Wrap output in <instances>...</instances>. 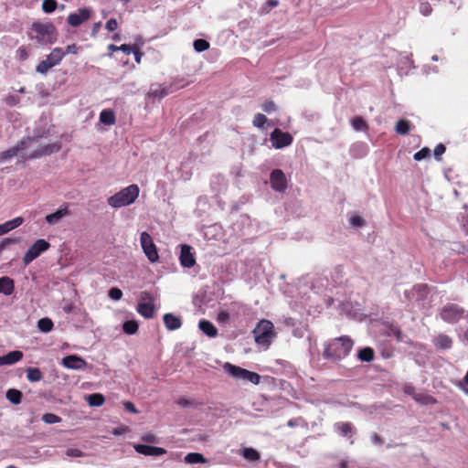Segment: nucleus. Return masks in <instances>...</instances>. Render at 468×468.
I'll return each instance as SVG.
<instances>
[{
	"label": "nucleus",
	"instance_id": "nucleus-57",
	"mask_svg": "<svg viewBox=\"0 0 468 468\" xmlns=\"http://www.w3.org/2000/svg\"><path fill=\"white\" fill-rule=\"evenodd\" d=\"M123 406H124V409L129 411V412H132V413H138V410H136L134 404L131 401H124L123 402Z\"/></svg>",
	"mask_w": 468,
	"mask_h": 468
},
{
	"label": "nucleus",
	"instance_id": "nucleus-10",
	"mask_svg": "<svg viewBox=\"0 0 468 468\" xmlns=\"http://www.w3.org/2000/svg\"><path fill=\"white\" fill-rule=\"evenodd\" d=\"M50 244L43 239H39L37 241H35L24 254V264L28 265L30 262L36 260L42 252L48 250Z\"/></svg>",
	"mask_w": 468,
	"mask_h": 468
},
{
	"label": "nucleus",
	"instance_id": "nucleus-34",
	"mask_svg": "<svg viewBox=\"0 0 468 468\" xmlns=\"http://www.w3.org/2000/svg\"><path fill=\"white\" fill-rule=\"evenodd\" d=\"M54 324L51 319L45 317L41 318L37 322L38 329L43 333H48L53 329Z\"/></svg>",
	"mask_w": 468,
	"mask_h": 468
},
{
	"label": "nucleus",
	"instance_id": "nucleus-14",
	"mask_svg": "<svg viewBox=\"0 0 468 468\" xmlns=\"http://www.w3.org/2000/svg\"><path fill=\"white\" fill-rule=\"evenodd\" d=\"M91 12L88 8H80L77 13H71L67 18V22L73 27L80 26L90 18Z\"/></svg>",
	"mask_w": 468,
	"mask_h": 468
},
{
	"label": "nucleus",
	"instance_id": "nucleus-33",
	"mask_svg": "<svg viewBox=\"0 0 468 468\" xmlns=\"http://www.w3.org/2000/svg\"><path fill=\"white\" fill-rule=\"evenodd\" d=\"M411 124L407 120H399L395 126V131L397 133L405 135L410 131Z\"/></svg>",
	"mask_w": 468,
	"mask_h": 468
},
{
	"label": "nucleus",
	"instance_id": "nucleus-17",
	"mask_svg": "<svg viewBox=\"0 0 468 468\" xmlns=\"http://www.w3.org/2000/svg\"><path fill=\"white\" fill-rule=\"evenodd\" d=\"M179 261L180 264L184 268H191L196 264V259L194 253L192 252L191 246L186 244L181 246Z\"/></svg>",
	"mask_w": 468,
	"mask_h": 468
},
{
	"label": "nucleus",
	"instance_id": "nucleus-28",
	"mask_svg": "<svg viewBox=\"0 0 468 468\" xmlns=\"http://www.w3.org/2000/svg\"><path fill=\"white\" fill-rule=\"evenodd\" d=\"M115 114L112 110H103L100 113V122L105 125H112L115 123Z\"/></svg>",
	"mask_w": 468,
	"mask_h": 468
},
{
	"label": "nucleus",
	"instance_id": "nucleus-60",
	"mask_svg": "<svg viewBox=\"0 0 468 468\" xmlns=\"http://www.w3.org/2000/svg\"><path fill=\"white\" fill-rule=\"evenodd\" d=\"M372 441L376 444L381 445L383 443V439L378 434L374 433L371 436Z\"/></svg>",
	"mask_w": 468,
	"mask_h": 468
},
{
	"label": "nucleus",
	"instance_id": "nucleus-7",
	"mask_svg": "<svg viewBox=\"0 0 468 468\" xmlns=\"http://www.w3.org/2000/svg\"><path fill=\"white\" fill-rule=\"evenodd\" d=\"M136 311L146 319H151L154 316V297L152 292L147 291L141 292L140 302L136 306Z\"/></svg>",
	"mask_w": 468,
	"mask_h": 468
},
{
	"label": "nucleus",
	"instance_id": "nucleus-45",
	"mask_svg": "<svg viewBox=\"0 0 468 468\" xmlns=\"http://www.w3.org/2000/svg\"><path fill=\"white\" fill-rule=\"evenodd\" d=\"M266 122H267V118L264 114L257 113L253 118L252 123L254 126H256L258 128H262L264 126V124L266 123Z\"/></svg>",
	"mask_w": 468,
	"mask_h": 468
},
{
	"label": "nucleus",
	"instance_id": "nucleus-30",
	"mask_svg": "<svg viewBox=\"0 0 468 468\" xmlns=\"http://www.w3.org/2000/svg\"><path fill=\"white\" fill-rule=\"evenodd\" d=\"M358 358L364 362H371L374 359L375 352L371 347H364L358 351Z\"/></svg>",
	"mask_w": 468,
	"mask_h": 468
},
{
	"label": "nucleus",
	"instance_id": "nucleus-52",
	"mask_svg": "<svg viewBox=\"0 0 468 468\" xmlns=\"http://www.w3.org/2000/svg\"><path fill=\"white\" fill-rule=\"evenodd\" d=\"M134 56L135 61L139 64L141 63L143 58V52H141L140 46L138 44H134V48L132 52Z\"/></svg>",
	"mask_w": 468,
	"mask_h": 468
},
{
	"label": "nucleus",
	"instance_id": "nucleus-43",
	"mask_svg": "<svg viewBox=\"0 0 468 468\" xmlns=\"http://www.w3.org/2000/svg\"><path fill=\"white\" fill-rule=\"evenodd\" d=\"M168 94V90L165 87H158L157 89H151L150 96L154 98H164Z\"/></svg>",
	"mask_w": 468,
	"mask_h": 468
},
{
	"label": "nucleus",
	"instance_id": "nucleus-41",
	"mask_svg": "<svg viewBox=\"0 0 468 468\" xmlns=\"http://www.w3.org/2000/svg\"><path fill=\"white\" fill-rule=\"evenodd\" d=\"M419 11L421 15L428 16L432 13V7L428 1H420Z\"/></svg>",
	"mask_w": 468,
	"mask_h": 468
},
{
	"label": "nucleus",
	"instance_id": "nucleus-22",
	"mask_svg": "<svg viewBox=\"0 0 468 468\" xmlns=\"http://www.w3.org/2000/svg\"><path fill=\"white\" fill-rule=\"evenodd\" d=\"M163 320L166 329L170 331L176 330L182 325L181 318L170 313L165 314L163 317Z\"/></svg>",
	"mask_w": 468,
	"mask_h": 468
},
{
	"label": "nucleus",
	"instance_id": "nucleus-44",
	"mask_svg": "<svg viewBox=\"0 0 468 468\" xmlns=\"http://www.w3.org/2000/svg\"><path fill=\"white\" fill-rule=\"evenodd\" d=\"M53 66L45 58L37 66V71L41 74H46Z\"/></svg>",
	"mask_w": 468,
	"mask_h": 468
},
{
	"label": "nucleus",
	"instance_id": "nucleus-50",
	"mask_svg": "<svg viewBox=\"0 0 468 468\" xmlns=\"http://www.w3.org/2000/svg\"><path fill=\"white\" fill-rule=\"evenodd\" d=\"M261 108L264 112H271L276 111V104L272 101H266Z\"/></svg>",
	"mask_w": 468,
	"mask_h": 468
},
{
	"label": "nucleus",
	"instance_id": "nucleus-54",
	"mask_svg": "<svg viewBox=\"0 0 468 468\" xmlns=\"http://www.w3.org/2000/svg\"><path fill=\"white\" fill-rule=\"evenodd\" d=\"M17 54L20 60H26L29 57V51L25 47H20L17 49Z\"/></svg>",
	"mask_w": 468,
	"mask_h": 468
},
{
	"label": "nucleus",
	"instance_id": "nucleus-4",
	"mask_svg": "<svg viewBox=\"0 0 468 468\" xmlns=\"http://www.w3.org/2000/svg\"><path fill=\"white\" fill-rule=\"evenodd\" d=\"M252 334L254 335L255 342L259 346L265 347H269L272 339L276 337L273 324L270 320L266 319H262L257 324Z\"/></svg>",
	"mask_w": 468,
	"mask_h": 468
},
{
	"label": "nucleus",
	"instance_id": "nucleus-12",
	"mask_svg": "<svg viewBox=\"0 0 468 468\" xmlns=\"http://www.w3.org/2000/svg\"><path fill=\"white\" fill-rule=\"evenodd\" d=\"M270 183L271 188L280 193H283L288 187V181L282 169H274L270 175Z\"/></svg>",
	"mask_w": 468,
	"mask_h": 468
},
{
	"label": "nucleus",
	"instance_id": "nucleus-40",
	"mask_svg": "<svg viewBox=\"0 0 468 468\" xmlns=\"http://www.w3.org/2000/svg\"><path fill=\"white\" fill-rule=\"evenodd\" d=\"M193 45H194L195 50L197 52H202V51L207 50L210 46L207 40L202 39V38L196 39L194 41Z\"/></svg>",
	"mask_w": 468,
	"mask_h": 468
},
{
	"label": "nucleus",
	"instance_id": "nucleus-13",
	"mask_svg": "<svg viewBox=\"0 0 468 468\" xmlns=\"http://www.w3.org/2000/svg\"><path fill=\"white\" fill-rule=\"evenodd\" d=\"M31 141L37 142V137L34 136V137H27V139H22V140L18 141L15 146L0 153V162H4V161L10 159V158L14 157L15 155H16L20 151L26 149V147L27 146V144Z\"/></svg>",
	"mask_w": 468,
	"mask_h": 468
},
{
	"label": "nucleus",
	"instance_id": "nucleus-58",
	"mask_svg": "<svg viewBox=\"0 0 468 468\" xmlns=\"http://www.w3.org/2000/svg\"><path fill=\"white\" fill-rule=\"evenodd\" d=\"M133 48H134V45L122 44L119 47V49L127 55L131 54L133 52Z\"/></svg>",
	"mask_w": 468,
	"mask_h": 468
},
{
	"label": "nucleus",
	"instance_id": "nucleus-32",
	"mask_svg": "<svg viewBox=\"0 0 468 468\" xmlns=\"http://www.w3.org/2000/svg\"><path fill=\"white\" fill-rule=\"evenodd\" d=\"M27 378L30 382H37L43 378V374L37 367H28L27 369Z\"/></svg>",
	"mask_w": 468,
	"mask_h": 468
},
{
	"label": "nucleus",
	"instance_id": "nucleus-39",
	"mask_svg": "<svg viewBox=\"0 0 468 468\" xmlns=\"http://www.w3.org/2000/svg\"><path fill=\"white\" fill-rule=\"evenodd\" d=\"M243 457L250 461H258L260 460V453L253 448H245Z\"/></svg>",
	"mask_w": 468,
	"mask_h": 468
},
{
	"label": "nucleus",
	"instance_id": "nucleus-61",
	"mask_svg": "<svg viewBox=\"0 0 468 468\" xmlns=\"http://www.w3.org/2000/svg\"><path fill=\"white\" fill-rule=\"evenodd\" d=\"M176 403L182 407H186L192 404V402L189 399L185 398H180Z\"/></svg>",
	"mask_w": 468,
	"mask_h": 468
},
{
	"label": "nucleus",
	"instance_id": "nucleus-21",
	"mask_svg": "<svg viewBox=\"0 0 468 468\" xmlns=\"http://www.w3.org/2000/svg\"><path fill=\"white\" fill-rule=\"evenodd\" d=\"M434 346L439 350H447L451 349L452 346V338L444 334H440L433 339Z\"/></svg>",
	"mask_w": 468,
	"mask_h": 468
},
{
	"label": "nucleus",
	"instance_id": "nucleus-63",
	"mask_svg": "<svg viewBox=\"0 0 468 468\" xmlns=\"http://www.w3.org/2000/svg\"><path fill=\"white\" fill-rule=\"evenodd\" d=\"M393 333L399 341L402 340V332L400 329L396 328L395 330H393Z\"/></svg>",
	"mask_w": 468,
	"mask_h": 468
},
{
	"label": "nucleus",
	"instance_id": "nucleus-27",
	"mask_svg": "<svg viewBox=\"0 0 468 468\" xmlns=\"http://www.w3.org/2000/svg\"><path fill=\"white\" fill-rule=\"evenodd\" d=\"M6 399L9 400L10 403L14 405H18L22 401L23 394L20 390L16 388H9L6 391Z\"/></svg>",
	"mask_w": 468,
	"mask_h": 468
},
{
	"label": "nucleus",
	"instance_id": "nucleus-24",
	"mask_svg": "<svg viewBox=\"0 0 468 468\" xmlns=\"http://www.w3.org/2000/svg\"><path fill=\"white\" fill-rule=\"evenodd\" d=\"M23 221H24L23 218L17 217V218H13L12 220L5 222L4 224H1L0 225V236L19 227L20 225H22Z\"/></svg>",
	"mask_w": 468,
	"mask_h": 468
},
{
	"label": "nucleus",
	"instance_id": "nucleus-46",
	"mask_svg": "<svg viewBox=\"0 0 468 468\" xmlns=\"http://www.w3.org/2000/svg\"><path fill=\"white\" fill-rule=\"evenodd\" d=\"M65 453L68 457H72V458H79V457L86 456V453L78 448H68L66 450Z\"/></svg>",
	"mask_w": 468,
	"mask_h": 468
},
{
	"label": "nucleus",
	"instance_id": "nucleus-1",
	"mask_svg": "<svg viewBox=\"0 0 468 468\" xmlns=\"http://www.w3.org/2000/svg\"><path fill=\"white\" fill-rule=\"evenodd\" d=\"M354 346V341L347 335L333 338L324 345L323 356L333 362L346 357Z\"/></svg>",
	"mask_w": 468,
	"mask_h": 468
},
{
	"label": "nucleus",
	"instance_id": "nucleus-47",
	"mask_svg": "<svg viewBox=\"0 0 468 468\" xmlns=\"http://www.w3.org/2000/svg\"><path fill=\"white\" fill-rule=\"evenodd\" d=\"M430 154H431V150L427 147H424L414 154V159L416 161H420V160L430 156Z\"/></svg>",
	"mask_w": 468,
	"mask_h": 468
},
{
	"label": "nucleus",
	"instance_id": "nucleus-2",
	"mask_svg": "<svg viewBox=\"0 0 468 468\" xmlns=\"http://www.w3.org/2000/svg\"><path fill=\"white\" fill-rule=\"evenodd\" d=\"M58 31L52 23L35 22L32 24L29 37L39 45H51L56 42Z\"/></svg>",
	"mask_w": 468,
	"mask_h": 468
},
{
	"label": "nucleus",
	"instance_id": "nucleus-23",
	"mask_svg": "<svg viewBox=\"0 0 468 468\" xmlns=\"http://www.w3.org/2000/svg\"><path fill=\"white\" fill-rule=\"evenodd\" d=\"M15 291L14 280L8 276L0 278V293L5 295H11Z\"/></svg>",
	"mask_w": 468,
	"mask_h": 468
},
{
	"label": "nucleus",
	"instance_id": "nucleus-19",
	"mask_svg": "<svg viewBox=\"0 0 468 468\" xmlns=\"http://www.w3.org/2000/svg\"><path fill=\"white\" fill-rule=\"evenodd\" d=\"M335 431L343 437H352L353 433H356V428L353 423L346 422H336L334 425Z\"/></svg>",
	"mask_w": 468,
	"mask_h": 468
},
{
	"label": "nucleus",
	"instance_id": "nucleus-3",
	"mask_svg": "<svg viewBox=\"0 0 468 468\" xmlns=\"http://www.w3.org/2000/svg\"><path fill=\"white\" fill-rule=\"evenodd\" d=\"M140 189L137 185H130L108 198L112 207L118 208L133 204L139 197Z\"/></svg>",
	"mask_w": 468,
	"mask_h": 468
},
{
	"label": "nucleus",
	"instance_id": "nucleus-51",
	"mask_svg": "<svg viewBox=\"0 0 468 468\" xmlns=\"http://www.w3.org/2000/svg\"><path fill=\"white\" fill-rule=\"evenodd\" d=\"M350 223L354 227H363L366 224V221L359 216H353L350 218Z\"/></svg>",
	"mask_w": 468,
	"mask_h": 468
},
{
	"label": "nucleus",
	"instance_id": "nucleus-56",
	"mask_svg": "<svg viewBox=\"0 0 468 468\" xmlns=\"http://www.w3.org/2000/svg\"><path fill=\"white\" fill-rule=\"evenodd\" d=\"M80 49V48L79 46H77L76 44H71L66 48V50L64 52H65V55L66 54H77Z\"/></svg>",
	"mask_w": 468,
	"mask_h": 468
},
{
	"label": "nucleus",
	"instance_id": "nucleus-20",
	"mask_svg": "<svg viewBox=\"0 0 468 468\" xmlns=\"http://www.w3.org/2000/svg\"><path fill=\"white\" fill-rule=\"evenodd\" d=\"M70 215V211L68 209V206L65 205L64 207H60L56 212L48 214L46 216L45 219L47 223L49 225L57 224L62 218Z\"/></svg>",
	"mask_w": 468,
	"mask_h": 468
},
{
	"label": "nucleus",
	"instance_id": "nucleus-53",
	"mask_svg": "<svg viewBox=\"0 0 468 468\" xmlns=\"http://www.w3.org/2000/svg\"><path fill=\"white\" fill-rule=\"evenodd\" d=\"M117 27L118 22L115 18H110L105 25V28L110 32L116 30Z\"/></svg>",
	"mask_w": 468,
	"mask_h": 468
},
{
	"label": "nucleus",
	"instance_id": "nucleus-9",
	"mask_svg": "<svg viewBox=\"0 0 468 468\" xmlns=\"http://www.w3.org/2000/svg\"><path fill=\"white\" fill-rule=\"evenodd\" d=\"M464 313V309L459 305L449 303L441 308L440 315L444 322L449 324H455L460 321Z\"/></svg>",
	"mask_w": 468,
	"mask_h": 468
},
{
	"label": "nucleus",
	"instance_id": "nucleus-38",
	"mask_svg": "<svg viewBox=\"0 0 468 468\" xmlns=\"http://www.w3.org/2000/svg\"><path fill=\"white\" fill-rule=\"evenodd\" d=\"M58 7V2L56 0H44L42 3V10L44 13L50 14L54 12Z\"/></svg>",
	"mask_w": 468,
	"mask_h": 468
},
{
	"label": "nucleus",
	"instance_id": "nucleus-35",
	"mask_svg": "<svg viewBox=\"0 0 468 468\" xmlns=\"http://www.w3.org/2000/svg\"><path fill=\"white\" fill-rule=\"evenodd\" d=\"M5 356L6 357L7 365L16 364L18 361H20L24 356L23 352L19 350L11 351Z\"/></svg>",
	"mask_w": 468,
	"mask_h": 468
},
{
	"label": "nucleus",
	"instance_id": "nucleus-31",
	"mask_svg": "<svg viewBox=\"0 0 468 468\" xmlns=\"http://www.w3.org/2000/svg\"><path fill=\"white\" fill-rule=\"evenodd\" d=\"M87 401L91 407H101L105 402V398L101 393H93L88 396Z\"/></svg>",
	"mask_w": 468,
	"mask_h": 468
},
{
	"label": "nucleus",
	"instance_id": "nucleus-48",
	"mask_svg": "<svg viewBox=\"0 0 468 468\" xmlns=\"http://www.w3.org/2000/svg\"><path fill=\"white\" fill-rule=\"evenodd\" d=\"M109 297L112 300L118 301L122 297V292L117 287H112L109 291Z\"/></svg>",
	"mask_w": 468,
	"mask_h": 468
},
{
	"label": "nucleus",
	"instance_id": "nucleus-36",
	"mask_svg": "<svg viewBox=\"0 0 468 468\" xmlns=\"http://www.w3.org/2000/svg\"><path fill=\"white\" fill-rule=\"evenodd\" d=\"M139 325L135 320H129L123 323L122 330L127 335H133L138 331Z\"/></svg>",
	"mask_w": 468,
	"mask_h": 468
},
{
	"label": "nucleus",
	"instance_id": "nucleus-6",
	"mask_svg": "<svg viewBox=\"0 0 468 468\" xmlns=\"http://www.w3.org/2000/svg\"><path fill=\"white\" fill-rule=\"evenodd\" d=\"M430 293V290L427 284H416L410 289L404 292L406 300L410 303H414L420 307H423L426 303Z\"/></svg>",
	"mask_w": 468,
	"mask_h": 468
},
{
	"label": "nucleus",
	"instance_id": "nucleus-15",
	"mask_svg": "<svg viewBox=\"0 0 468 468\" xmlns=\"http://www.w3.org/2000/svg\"><path fill=\"white\" fill-rule=\"evenodd\" d=\"M61 149L59 142L40 145L36 151L31 153L28 159H36L44 155H50L51 154L58 153Z\"/></svg>",
	"mask_w": 468,
	"mask_h": 468
},
{
	"label": "nucleus",
	"instance_id": "nucleus-42",
	"mask_svg": "<svg viewBox=\"0 0 468 468\" xmlns=\"http://www.w3.org/2000/svg\"><path fill=\"white\" fill-rule=\"evenodd\" d=\"M42 420L47 424H54L61 421V418L54 413H46L42 416Z\"/></svg>",
	"mask_w": 468,
	"mask_h": 468
},
{
	"label": "nucleus",
	"instance_id": "nucleus-29",
	"mask_svg": "<svg viewBox=\"0 0 468 468\" xmlns=\"http://www.w3.org/2000/svg\"><path fill=\"white\" fill-rule=\"evenodd\" d=\"M185 462L189 464L206 463L207 459L199 452H189L185 456Z\"/></svg>",
	"mask_w": 468,
	"mask_h": 468
},
{
	"label": "nucleus",
	"instance_id": "nucleus-37",
	"mask_svg": "<svg viewBox=\"0 0 468 468\" xmlns=\"http://www.w3.org/2000/svg\"><path fill=\"white\" fill-rule=\"evenodd\" d=\"M351 124H352V127L356 130V131H367L368 129V125L367 123L366 122V121L360 117V116H356L355 118H353L351 120Z\"/></svg>",
	"mask_w": 468,
	"mask_h": 468
},
{
	"label": "nucleus",
	"instance_id": "nucleus-11",
	"mask_svg": "<svg viewBox=\"0 0 468 468\" xmlns=\"http://www.w3.org/2000/svg\"><path fill=\"white\" fill-rule=\"evenodd\" d=\"M270 140L274 148L281 149L291 145L293 141V137L290 133L275 128L271 133Z\"/></svg>",
	"mask_w": 468,
	"mask_h": 468
},
{
	"label": "nucleus",
	"instance_id": "nucleus-55",
	"mask_svg": "<svg viewBox=\"0 0 468 468\" xmlns=\"http://www.w3.org/2000/svg\"><path fill=\"white\" fill-rule=\"evenodd\" d=\"M446 151V147L442 144H439L434 149V156L437 159H440L441 155H442Z\"/></svg>",
	"mask_w": 468,
	"mask_h": 468
},
{
	"label": "nucleus",
	"instance_id": "nucleus-8",
	"mask_svg": "<svg viewBox=\"0 0 468 468\" xmlns=\"http://www.w3.org/2000/svg\"><path fill=\"white\" fill-rule=\"evenodd\" d=\"M140 242H141V246L144 250V253L147 257L148 261L152 263L158 261L159 254L157 251V248H156L155 244L154 243V240H153L151 235L148 232L144 231L141 233Z\"/></svg>",
	"mask_w": 468,
	"mask_h": 468
},
{
	"label": "nucleus",
	"instance_id": "nucleus-5",
	"mask_svg": "<svg viewBox=\"0 0 468 468\" xmlns=\"http://www.w3.org/2000/svg\"><path fill=\"white\" fill-rule=\"evenodd\" d=\"M224 369L229 375L236 379H243L254 385H259L261 382V377L258 373L232 365L231 363H226L224 365Z\"/></svg>",
	"mask_w": 468,
	"mask_h": 468
},
{
	"label": "nucleus",
	"instance_id": "nucleus-59",
	"mask_svg": "<svg viewBox=\"0 0 468 468\" xmlns=\"http://www.w3.org/2000/svg\"><path fill=\"white\" fill-rule=\"evenodd\" d=\"M142 440L145 442H150V443H154L156 441V438L154 434L152 433H147V434H144L143 437H142Z\"/></svg>",
	"mask_w": 468,
	"mask_h": 468
},
{
	"label": "nucleus",
	"instance_id": "nucleus-25",
	"mask_svg": "<svg viewBox=\"0 0 468 468\" xmlns=\"http://www.w3.org/2000/svg\"><path fill=\"white\" fill-rule=\"evenodd\" d=\"M65 57V52L61 48H55L46 57L47 60L54 67L63 59Z\"/></svg>",
	"mask_w": 468,
	"mask_h": 468
},
{
	"label": "nucleus",
	"instance_id": "nucleus-62",
	"mask_svg": "<svg viewBox=\"0 0 468 468\" xmlns=\"http://www.w3.org/2000/svg\"><path fill=\"white\" fill-rule=\"evenodd\" d=\"M265 5H268L270 8H273L279 5V1L278 0H268L265 3Z\"/></svg>",
	"mask_w": 468,
	"mask_h": 468
},
{
	"label": "nucleus",
	"instance_id": "nucleus-26",
	"mask_svg": "<svg viewBox=\"0 0 468 468\" xmlns=\"http://www.w3.org/2000/svg\"><path fill=\"white\" fill-rule=\"evenodd\" d=\"M198 326L199 329L209 337H215L218 335L216 326L207 320H201Z\"/></svg>",
	"mask_w": 468,
	"mask_h": 468
},
{
	"label": "nucleus",
	"instance_id": "nucleus-18",
	"mask_svg": "<svg viewBox=\"0 0 468 468\" xmlns=\"http://www.w3.org/2000/svg\"><path fill=\"white\" fill-rule=\"evenodd\" d=\"M133 448L136 452L145 456H160L166 452L164 448L146 444H135Z\"/></svg>",
	"mask_w": 468,
	"mask_h": 468
},
{
	"label": "nucleus",
	"instance_id": "nucleus-16",
	"mask_svg": "<svg viewBox=\"0 0 468 468\" xmlns=\"http://www.w3.org/2000/svg\"><path fill=\"white\" fill-rule=\"evenodd\" d=\"M61 364L69 369L83 370L87 367V362L77 355H69L62 358Z\"/></svg>",
	"mask_w": 468,
	"mask_h": 468
},
{
	"label": "nucleus",
	"instance_id": "nucleus-49",
	"mask_svg": "<svg viewBox=\"0 0 468 468\" xmlns=\"http://www.w3.org/2000/svg\"><path fill=\"white\" fill-rule=\"evenodd\" d=\"M16 243V239L11 238H5L0 242V254L4 250H5L9 245Z\"/></svg>",
	"mask_w": 468,
	"mask_h": 468
},
{
	"label": "nucleus",
	"instance_id": "nucleus-64",
	"mask_svg": "<svg viewBox=\"0 0 468 468\" xmlns=\"http://www.w3.org/2000/svg\"><path fill=\"white\" fill-rule=\"evenodd\" d=\"M73 310V305L72 304H65L63 306V311L66 313V314H70Z\"/></svg>",
	"mask_w": 468,
	"mask_h": 468
}]
</instances>
